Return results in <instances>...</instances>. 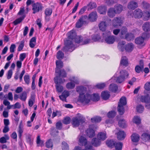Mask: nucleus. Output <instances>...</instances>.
Segmentation results:
<instances>
[{
	"instance_id": "nucleus-46",
	"label": "nucleus",
	"mask_w": 150,
	"mask_h": 150,
	"mask_svg": "<svg viewBox=\"0 0 150 150\" xmlns=\"http://www.w3.org/2000/svg\"><path fill=\"white\" fill-rule=\"evenodd\" d=\"M133 122L137 125H139L141 123V119L139 117L137 116H135L133 120Z\"/></svg>"
},
{
	"instance_id": "nucleus-7",
	"label": "nucleus",
	"mask_w": 150,
	"mask_h": 150,
	"mask_svg": "<svg viewBox=\"0 0 150 150\" xmlns=\"http://www.w3.org/2000/svg\"><path fill=\"white\" fill-rule=\"evenodd\" d=\"M110 33V32L108 30H107L103 33V37H105L108 35L105 38V41L106 43L109 44H113L115 40V38L114 36L109 35Z\"/></svg>"
},
{
	"instance_id": "nucleus-41",
	"label": "nucleus",
	"mask_w": 150,
	"mask_h": 150,
	"mask_svg": "<svg viewBox=\"0 0 150 150\" xmlns=\"http://www.w3.org/2000/svg\"><path fill=\"white\" fill-rule=\"evenodd\" d=\"M101 120V117L98 116L94 117L91 119V121L92 123L99 122Z\"/></svg>"
},
{
	"instance_id": "nucleus-17",
	"label": "nucleus",
	"mask_w": 150,
	"mask_h": 150,
	"mask_svg": "<svg viewBox=\"0 0 150 150\" xmlns=\"http://www.w3.org/2000/svg\"><path fill=\"white\" fill-rule=\"evenodd\" d=\"M143 30L145 32L150 31V22H145L142 26Z\"/></svg>"
},
{
	"instance_id": "nucleus-27",
	"label": "nucleus",
	"mask_w": 150,
	"mask_h": 150,
	"mask_svg": "<svg viewBox=\"0 0 150 150\" xmlns=\"http://www.w3.org/2000/svg\"><path fill=\"white\" fill-rule=\"evenodd\" d=\"M79 140L80 145L85 146L86 145L87 142V140L84 137L82 136H80Z\"/></svg>"
},
{
	"instance_id": "nucleus-63",
	"label": "nucleus",
	"mask_w": 150,
	"mask_h": 150,
	"mask_svg": "<svg viewBox=\"0 0 150 150\" xmlns=\"http://www.w3.org/2000/svg\"><path fill=\"white\" fill-rule=\"evenodd\" d=\"M96 86L98 88L101 89L104 88L105 86V84L104 83H98L96 85Z\"/></svg>"
},
{
	"instance_id": "nucleus-31",
	"label": "nucleus",
	"mask_w": 150,
	"mask_h": 150,
	"mask_svg": "<svg viewBox=\"0 0 150 150\" xmlns=\"http://www.w3.org/2000/svg\"><path fill=\"white\" fill-rule=\"evenodd\" d=\"M67 35L68 38L72 40L74 39L77 36L76 33L73 30L69 32Z\"/></svg>"
},
{
	"instance_id": "nucleus-30",
	"label": "nucleus",
	"mask_w": 150,
	"mask_h": 150,
	"mask_svg": "<svg viewBox=\"0 0 150 150\" xmlns=\"http://www.w3.org/2000/svg\"><path fill=\"white\" fill-rule=\"evenodd\" d=\"M131 139L133 142H137L139 141V136L137 134L134 133L131 136Z\"/></svg>"
},
{
	"instance_id": "nucleus-39",
	"label": "nucleus",
	"mask_w": 150,
	"mask_h": 150,
	"mask_svg": "<svg viewBox=\"0 0 150 150\" xmlns=\"http://www.w3.org/2000/svg\"><path fill=\"white\" fill-rule=\"evenodd\" d=\"M27 94L25 91H24L21 93L19 96V98L23 101H25L27 98Z\"/></svg>"
},
{
	"instance_id": "nucleus-45",
	"label": "nucleus",
	"mask_w": 150,
	"mask_h": 150,
	"mask_svg": "<svg viewBox=\"0 0 150 150\" xmlns=\"http://www.w3.org/2000/svg\"><path fill=\"white\" fill-rule=\"evenodd\" d=\"M118 124L119 126L122 128H125L126 127V122L124 120H119Z\"/></svg>"
},
{
	"instance_id": "nucleus-53",
	"label": "nucleus",
	"mask_w": 150,
	"mask_h": 150,
	"mask_svg": "<svg viewBox=\"0 0 150 150\" xmlns=\"http://www.w3.org/2000/svg\"><path fill=\"white\" fill-rule=\"evenodd\" d=\"M141 37H142L144 40L148 39L150 37V33L148 32H144L142 34Z\"/></svg>"
},
{
	"instance_id": "nucleus-52",
	"label": "nucleus",
	"mask_w": 150,
	"mask_h": 150,
	"mask_svg": "<svg viewBox=\"0 0 150 150\" xmlns=\"http://www.w3.org/2000/svg\"><path fill=\"white\" fill-rule=\"evenodd\" d=\"M71 118L69 117H66L64 118V120L62 121V122L65 125L69 124L71 121Z\"/></svg>"
},
{
	"instance_id": "nucleus-40",
	"label": "nucleus",
	"mask_w": 150,
	"mask_h": 150,
	"mask_svg": "<svg viewBox=\"0 0 150 150\" xmlns=\"http://www.w3.org/2000/svg\"><path fill=\"white\" fill-rule=\"evenodd\" d=\"M120 64L125 66H127L128 65V61L126 57H122L120 61Z\"/></svg>"
},
{
	"instance_id": "nucleus-44",
	"label": "nucleus",
	"mask_w": 150,
	"mask_h": 150,
	"mask_svg": "<svg viewBox=\"0 0 150 150\" xmlns=\"http://www.w3.org/2000/svg\"><path fill=\"white\" fill-rule=\"evenodd\" d=\"M142 139L145 141L150 140V134L147 133H143L142 136Z\"/></svg>"
},
{
	"instance_id": "nucleus-29",
	"label": "nucleus",
	"mask_w": 150,
	"mask_h": 150,
	"mask_svg": "<svg viewBox=\"0 0 150 150\" xmlns=\"http://www.w3.org/2000/svg\"><path fill=\"white\" fill-rule=\"evenodd\" d=\"M134 38V35L130 33H127L125 35V39L128 41L133 40Z\"/></svg>"
},
{
	"instance_id": "nucleus-37",
	"label": "nucleus",
	"mask_w": 150,
	"mask_h": 150,
	"mask_svg": "<svg viewBox=\"0 0 150 150\" xmlns=\"http://www.w3.org/2000/svg\"><path fill=\"white\" fill-rule=\"evenodd\" d=\"M25 16V15H23L22 17L17 18L16 19L15 21H13V23L15 25H16L17 24L21 23L22 21L24 19Z\"/></svg>"
},
{
	"instance_id": "nucleus-59",
	"label": "nucleus",
	"mask_w": 150,
	"mask_h": 150,
	"mask_svg": "<svg viewBox=\"0 0 150 150\" xmlns=\"http://www.w3.org/2000/svg\"><path fill=\"white\" fill-rule=\"evenodd\" d=\"M5 136H7L8 138L6 139L4 137H2L1 138H0V142L1 143L4 144L6 143L7 142L6 140L9 139V137L7 135H5Z\"/></svg>"
},
{
	"instance_id": "nucleus-25",
	"label": "nucleus",
	"mask_w": 150,
	"mask_h": 150,
	"mask_svg": "<svg viewBox=\"0 0 150 150\" xmlns=\"http://www.w3.org/2000/svg\"><path fill=\"white\" fill-rule=\"evenodd\" d=\"M109 89L110 91L115 93L118 89V86L115 84L111 83L109 86Z\"/></svg>"
},
{
	"instance_id": "nucleus-28",
	"label": "nucleus",
	"mask_w": 150,
	"mask_h": 150,
	"mask_svg": "<svg viewBox=\"0 0 150 150\" xmlns=\"http://www.w3.org/2000/svg\"><path fill=\"white\" fill-rule=\"evenodd\" d=\"M134 47V46L133 44L132 43H130L126 45L125 49L127 51L130 52L133 50Z\"/></svg>"
},
{
	"instance_id": "nucleus-49",
	"label": "nucleus",
	"mask_w": 150,
	"mask_h": 150,
	"mask_svg": "<svg viewBox=\"0 0 150 150\" xmlns=\"http://www.w3.org/2000/svg\"><path fill=\"white\" fill-rule=\"evenodd\" d=\"M75 86V84L72 82L67 83L66 85L67 88L68 89H73Z\"/></svg>"
},
{
	"instance_id": "nucleus-51",
	"label": "nucleus",
	"mask_w": 150,
	"mask_h": 150,
	"mask_svg": "<svg viewBox=\"0 0 150 150\" xmlns=\"http://www.w3.org/2000/svg\"><path fill=\"white\" fill-rule=\"evenodd\" d=\"M62 150H69V146L68 144L65 142H62Z\"/></svg>"
},
{
	"instance_id": "nucleus-23",
	"label": "nucleus",
	"mask_w": 150,
	"mask_h": 150,
	"mask_svg": "<svg viewBox=\"0 0 150 150\" xmlns=\"http://www.w3.org/2000/svg\"><path fill=\"white\" fill-rule=\"evenodd\" d=\"M107 26L105 21H101L98 25L100 30L102 31H105L106 30Z\"/></svg>"
},
{
	"instance_id": "nucleus-64",
	"label": "nucleus",
	"mask_w": 150,
	"mask_h": 150,
	"mask_svg": "<svg viewBox=\"0 0 150 150\" xmlns=\"http://www.w3.org/2000/svg\"><path fill=\"white\" fill-rule=\"evenodd\" d=\"M144 88L147 91L150 90V82L146 83L144 85Z\"/></svg>"
},
{
	"instance_id": "nucleus-5",
	"label": "nucleus",
	"mask_w": 150,
	"mask_h": 150,
	"mask_svg": "<svg viewBox=\"0 0 150 150\" xmlns=\"http://www.w3.org/2000/svg\"><path fill=\"white\" fill-rule=\"evenodd\" d=\"M120 75L116 78V81L117 83H120L125 81L127 78L129 74L125 70H122L120 71Z\"/></svg>"
},
{
	"instance_id": "nucleus-15",
	"label": "nucleus",
	"mask_w": 150,
	"mask_h": 150,
	"mask_svg": "<svg viewBox=\"0 0 150 150\" xmlns=\"http://www.w3.org/2000/svg\"><path fill=\"white\" fill-rule=\"evenodd\" d=\"M144 41V40L141 36L136 38L135 40L136 44L138 45H142V47H144L145 45Z\"/></svg>"
},
{
	"instance_id": "nucleus-12",
	"label": "nucleus",
	"mask_w": 150,
	"mask_h": 150,
	"mask_svg": "<svg viewBox=\"0 0 150 150\" xmlns=\"http://www.w3.org/2000/svg\"><path fill=\"white\" fill-rule=\"evenodd\" d=\"M98 18V15L96 11L91 12L88 17V19H89L91 22H94L96 21Z\"/></svg>"
},
{
	"instance_id": "nucleus-50",
	"label": "nucleus",
	"mask_w": 150,
	"mask_h": 150,
	"mask_svg": "<svg viewBox=\"0 0 150 150\" xmlns=\"http://www.w3.org/2000/svg\"><path fill=\"white\" fill-rule=\"evenodd\" d=\"M135 71L137 73H140L141 72L144 71V68L142 67L139 65H137L136 66L135 68Z\"/></svg>"
},
{
	"instance_id": "nucleus-13",
	"label": "nucleus",
	"mask_w": 150,
	"mask_h": 150,
	"mask_svg": "<svg viewBox=\"0 0 150 150\" xmlns=\"http://www.w3.org/2000/svg\"><path fill=\"white\" fill-rule=\"evenodd\" d=\"M55 73L57 74L55 77H58V79L61 78L60 77L65 78L67 76V73L64 69L59 70L58 71V72H55Z\"/></svg>"
},
{
	"instance_id": "nucleus-16",
	"label": "nucleus",
	"mask_w": 150,
	"mask_h": 150,
	"mask_svg": "<svg viewBox=\"0 0 150 150\" xmlns=\"http://www.w3.org/2000/svg\"><path fill=\"white\" fill-rule=\"evenodd\" d=\"M92 144L95 147H97L100 145L101 144L100 139L98 138H93L91 141Z\"/></svg>"
},
{
	"instance_id": "nucleus-9",
	"label": "nucleus",
	"mask_w": 150,
	"mask_h": 150,
	"mask_svg": "<svg viewBox=\"0 0 150 150\" xmlns=\"http://www.w3.org/2000/svg\"><path fill=\"white\" fill-rule=\"evenodd\" d=\"M123 23V21L120 17H115L112 21V25L115 28H117Z\"/></svg>"
},
{
	"instance_id": "nucleus-10",
	"label": "nucleus",
	"mask_w": 150,
	"mask_h": 150,
	"mask_svg": "<svg viewBox=\"0 0 150 150\" xmlns=\"http://www.w3.org/2000/svg\"><path fill=\"white\" fill-rule=\"evenodd\" d=\"M42 6L41 4L37 2L34 3L33 5L32 10L33 11V13H35L39 12L42 9Z\"/></svg>"
},
{
	"instance_id": "nucleus-34",
	"label": "nucleus",
	"mask_w": 150,
	"mask_h": 150,
	"mask_svg": "<svg viewBox=\"0 0 150 150\" xmlns=\"http://www.w3.org/2000/svg\"><path fill=\"white\" fill-rule=\"evenodd\" d=\"M52 12V9L51 8H47L45 11V18L47 19V17L50 16L51 15Z\"/></svg>"
},
{
	"instance_id": "nucleus-58",
	"label": "nucleus",
	"mask_w": 150,
	"mask_h": 150,
	"mask_svg": "<svg viewBox=\"0 0 150 150\" xmlns=\"http://www.w3.org/2000/svg\"><path fill=\"white\" fill-rule=\"evenodd\" d=\"M105 3L108 6L112 5L115 3L113 0H104Z\"/></svg>"
},
{
	"instance_id": "nucleus-1",
	"label": "nucleus",
	"mask_w": 150,
	"mask_h": 150,
	"mask_svg": "<svg viewBox=\"0 0 150 150\" xmlns=\"http://www.w3.org/2000/svg\"><path fill=\"white\" fill-rule=\"evenodd\" d=\"M76 91L77 92L79 93V100L81 103L87 104L89 102L90 99L91 98V95L86 93L84 95L86 91L85 87L82 86H78L76 88Z\"/></svg>"
},
{
	"instance_id": "nucleus-26",
	"label": "nucleus",
	"mask_w": 150,
	"mask_h": 150,
	"mask_svg": "<svg viewBox=\"0 0 150 150\" xmlns=\"http://www.w3.org/2000/svg\"><path fill=\"white\" fill-rule=\"evenodd\" d=\"M116 14L113 8H111L108 10L107 12L108 16L110 18L114 17Z\"/></svg>"
},
{
	"instance_id": "nucleus-35",
	"label": "nucleus",
	"mask_w": 150,
	"mask_h": 150,
	"mask_svg": "<svg viewBox=\"0 0 150 150\" xmlns=\"http://www.w3.org/2000/svg\"><path fill=\"white\" fill-rule=\"evenodd\" d=\"M97 137L98 138L103 141L104 140L107 138L106 134V133L104 132L99 133Z\"/></svg>"
},
{
	"instance_id": "nucleus-21",
	"label": "nucleus",
	"mask_w": 150,
	"mask_h": 150,
	"mask_svg": "<svg viewBox=\"0 0 150 150\" xmlns=\"http://www.w3.org/2000/svg\"><path fill=\"white\" fill-rule=\"evenodd\" d=\"M110 94L107 91H103L101 94V97L102 99L105 100H107L110 97Z\"/></svg>"
},
{
	"instance_id": "nucleus-24",
	"label": "nucleus",
	"mask_w": 150,
	"mask_h": 150,
	"mask_svg": "<svg viewBox=\"0 0 150 150\" xmlns=\"http://www.w3.org/2000/svg\"><path fill=\"white\" fill-rule=\"evenodd\" d=\"M86 133L87 135L89 137H93L95 135L94 130L92 129H88L86 131Z\"/></svg>"
},
{
	"instance_id": "nucleus-57",
	"label": "nucleus",
	"mask_w": 150,
	"mask_h": 150,
	"mask_svg": "<svg viewBox=\"0 0 150 150\" xmlns=\"http://www.w3.org/2000/svg\"><path fill=\"white\" fill-rule=\"evenodd\" d=\"M56 128L59 130H61L62 127V124L61 121H59L56 124Z\"/></svg>"
},
{
	"instance_id": "nucleus-32",
	"label": "nucleus",
	"mask_w": 150,
	"mask_h": 150,
	"mask_svg": "<svg viewBox=\"0 0 150 150\" xmlns=\"http://www.w3.org/2000/svg\"><path fill=\"white\" fill-rule=\"evenodd\" d=\"M115 142L113 139L108 140L106 141V144L108 147L112 148L115 146Z\"/></svg>"
},
{
	"instance_id": "nucleus-38",
	"label": "nucleus",
	"mask_w": 150,
	"mask_h": 150,
	"mask_svg": "<svg viewBox=\"0 0 150 150\" xmlns=\"http://www.w3.org/2000/svg\"><path fill=\"white\" fill-rule=\"evenodd\" d=\"M87 6L88 8V10H89L96 8L97 5L95 2H91L88 4Z\"/></svg>"
},
{
	"instance_id": "nucleus-36",
	"label": "nucleus",
	"mask_w": 150,
	"mask_h": 150,
	"mask_svg": "<svg viewBox=\"0 0 150 150\" xmlns=\"http://www.w3.org/2000/svg\"><path fill=\"white\" fill-rule=\"evenodd\" d=\"M106 8L105 6H99L98 8V11L100 14H104L105 13Z\"/></svg>"
},
{
	"instance_id": "nucleus-54",
	"label": "nucleus",
	"mask_w": 150,
	"mask_h": 150,
	"mask_svg": "<svg viewBox=\"0 0 150 150\" xmlns=\"http://www.w3.org/2000/svg\"><path fill=\"white\" fill-rule=\"evenodd\" d=\"M144 109V106L141 105H138L136 107L137 111L139 113H142Z\"/></svg>"
},
{
	"instance_id": "nucleus-61",
	"label": "nucleus",
	"mask_w": 150,
	"mask_h": 150,
	"mask_svg": "<svg viewBox=\"0 0 150 150\" xmlns=\"http://www.w3.org/2000/svg\"><path fill=\"white\" fill-rule=\"evenodd\" d=\"M24 80L25 83L27 84H29L30 83V78L29 75H25L24 77Z\"/></svg>"
},
{
	"instance_id": "nucleus-60",
	"label": "nucleus",
	"mask_w": 150,
	"mask_h": 150,
	"mask_svg": "<svg viewBox=\"0 0 150 150\" xmlns=\"http://www.w3.org/2000/svg\"><path fill=\"white\" fill-rule=\"evenodd\" d=\"M101 38L100 36L99 35H96L93 36L92 37V40L94 42L98 41Z\"/></svg>"
},
{
	"instance_id": "nucleus-2",
	"label": "nucleus",
	"mask_w": 150,
	"mask_h": 150,
	"mask_svg": "<svg viewBox=\"0 0 150 150\" xmlns=\"http://www.w3.org/2000/svg\"><path fill=\"white\" fill-rule=\"evenodd\" d=\"M77 117H74L72 119V124L74 127H78L80 123L83 124L85 122V117L81 115L80 114H77Z\"/></svg>"
},
{
	"instance_id": "nucleus-14",
	"label": "nucleus",
	"mask_w": 150,
	"mask_h": 150,
	"mask_svg": "<svg viewBox=\"0 0 150 150\" xmlns=\"http://www.w3.org/2000/svg\"><path fill=\"white\" fill-rule=\"evenodd\" d=\"M138 7L137 3L135 1H132L129 2L127 6V8L129 9L134 10Z\"/></svg>"
},
{
	"instance_id": "nucleus-47",
	"label": "nucleus",
	"mask_w": 150,
	"mask_h": 150,
	"mask_svg": "<svg viewBox=\"0 0 150 150\" xmlns=\"http://www.w3.org/2000/svg\"><path fill=\"white\" fill-rule=\"evenodd\" d=\"M116 115V112L114 110L109 111L107 114V116L109 118H112L114 117Z\"/></svg>"
},
{
	"instance_id": "nucleus-42",
	"label": "nucleus",
	"mask_w": 150,
	"mask_h": 150,
	"mask_svg": "<svg viewBox=\"0 0 150 150\" xmlns=\"http://www.w3.org/2000/svg\"><path fill=\"white\" fill-rule=\"evenodd\" d=\"M123 146V144L121 142H115V144L114 147H115L116 150H122Z\"/></svg>"
},
{
	"instance_id": "nucleus-33",
	"label": "nucleus",
	"mask_w": 150,
	"mask_h": 150,
	"mask_svg": "<svg viewBox=\"0 0 150 150\" xmlns=\"http://www.w3.org/2000/svg\"><path fill=\"white\" fill-rule=\"evenodd\" d=\"M120 34L121 38H123V35H126L127 32V28L125 26H122L120 29Z\"/></svg>"
},
{
	"instance_id": "nucleus-48",
	"label": "nucleus",
	"mask_w": 150,
	"mask_h": 150,
	"mask_svg": "<svg viewBox=\"0 0 150 150\" xmlns=\"http://www.w3.org/2000/svg\"><path fill=\"white\" fill-rule=\"evenodd\" d=\"M64 54L61 50H59L57 53V57L59 59H62L64 57Z\"/></svg>"
},
{
	"instance_id": "nucleus-43",
	"label": "nucleus",
	"mask_w": 150,
	"mask_h": 150,
	"mask_svg": "<svg viewBox=\"0 0 150 150\" xmlns=\"http://www.w3.org/2000/svg\"><path fill=\"white\" fill-rule=\"evenodd\" d=\"M91 98L90 99L92 100L93 101H98L100 99V96L98 94L94 93L93 94V96L91 95Z\"/></svg>"
},
{
	"instance_id": "nucleus-62",
	"label": "nucleus",
	"mask_w": 150,
	"mask_h": 150,
	"mask_svg": "<svg viewBox=\"0 0 150 150\" xmlns=\"http://www.w3.org/2000/svg\"><path fill=\"white\" fill-rule=\"evenodd\" d=\"M26 140L27 142L30 144H32V141L31 139V135L30 134H28L26 137Z\"/></svg>"
},
{
	"instance_id": "nucleus-18",
	"label": "nucleus",
	"mask_w": 150,
	"mask_h": 150,
	"mask_svg": "<svg viewBox=\"0 0 150 150\" xmlns=\"http://www.w3.org/2000/svg\"><path fill=\"white\" fill-rule=\"evenodd\" d=\"M126 134L123 131H119L117 134V138L118 140H122L125 138Z\"/></svg>"
},
{
	"instance_id": "nucleus-56",
	"label": "nucleus",
	"mask_w": 150,
	"mask_h": 150,
	"mask_svg": "<svg viewBox=\"0 0 150 150\" xmlns=\"http://www.w3.org/2000/svg\"><path fill=\"white\" fill-rule=\"evenodd\" d=\"M46 146L47 148H50L53 146L52 140L50 139L46 142Z\"/></svg>"
},
{
	"instance_id": "nucleus-55",
	"label": "nucleus",
	"mask_w": 150,
	"mask_h": 150,
	"mask_svg": "<svg viewBox=\"0 0 150 150\" xmlns=\"http://www.w3.org/2000/svg\"><path fill=\"white\" fill-rule=\"evenodd\" d=\"M74 39L76 43H79L82 42L83 39L81 36H77Z\"/></svg>"
},
{
	"instance_id": "nucleus-3",
	"label": "nucleus",
	"mask_w": 150,
	"mask_h": 150,
	"mask_svg": "<svg viewBox=\"0 0 150 150\" xmlns=\"http://www.w3.org/2000/svg\"><path fill=\"white\" fill-rule=\"evenodd\" d=\"M127 104L126 98L125 97H122L118 103L117 107V111L120 115H122L125 112L124 106Z\"/></svg>"
},
{
	"instance_id": "nucleus-4",
	"label": "nucleus",
	"mask_w": 150,
	"mask_h": 150,
	"mask_svg": "<svg viewBox=\"0 0 150 150\" xmlns=\"http://www.w3.org/2000/svg\"><path fill=\"white\" fill-rule=\"evenodd\" d=\"M64 44L65 46L63 47L62 50L66 52L69 51L71 52L76 48L72 41L70 40L65 41Z\"/></svg>"
},
{
	"instance_id": "nucleus-20",
	"label": "nucleus",
	"mask_w": 150,
	"mask_h": 150,
	"mask_svg": "<svg viewBox=\"0 0 150 150\" xmlns=\"http://www.w3.org/2000/svg\"><path fill=\"white\" fill-rule=\"evenodd\" d=\"M141 101L145 103H148L150 102V97L148 95L142 96L140 98Z\"/></svg>"
},
{
	"instance_id": "nucleus-8",
	"label": "nucleus",
	"mask_w": 150,
	"mask_h": 150,
	"mask_svg": "<svg viewBox=\"0 0 150 150\" xmlns=\"http://www.w3.org/2000/svg\"><path fill=\"white\" fill-rule=\"evenodd\" d=\"M88 16L86 15L82 16L76 23V26L77 28H81L84 24H87Z\"/></svg>"
},
{
	"instance_id": "nucleus-11",
	"label": "nucleus",
	"mask_w": 150,
	"mask_h": 150,
	"mask_svg": "<svg viewBox=\"0 0 150 150\" xmlns=\"http://www.w3.org/2000/svg\"><path fill=\"white\" fill-rule=\"evenodd\" d=\"M143 13L142 11L139 9H137L135 10L132 14H131V16L132 17H134L135 18H140L142 17Z\"/></svg>"
},
{
	"instance_id": "nucleus-19",
	"label": "nucleus",
	"mask_w": 150,
	"mask_h": 150,
	"mask_svg": "<svg viewBox=\"0 0 150 150\" xmlns=\"http://www.w3.org/2000/svg\"><path fill=\"white\" fill-rule=\"evenodd\" d=\"M56 67L55 68V72H58V71L61 70V69L63 66V63L61 61L57 60L56 62Z\"/></svg>"
},
{
	"instance_id": "nucleus-6",
	"label": "nucleus",
	"mask_w": 150,
	"mask_h": 150,
	"mask_svg": "<svg viewBox=\"0 0 150 150\" xmlns=\"http://www.w3.org/2000/svg\"><path fill=\"white\" fill-rule=\"evenodd\" d=\"M54 81L56 84L55 87L57 91L62 92L63 90V87L61 85L65 82V79L60 78L58 79V77H55L54 78Z\"/></svg>"
},
{
	"instance_id": "nucleus-22",
	"label": "nucleus",
	"mask_w": 150,
	"mask_h": 150,
	"mask_svg": "<svg viewBox=\"0 0 150 150\" xmlns=\"http://www.w3.org/2000/svg\"><path fill=\"white\" fill-rule=\"evenodd\" d=\"M113 8L116 14H119L123 10V7L120 4L115 5Z\"/></svg>"
}]
</instances>
